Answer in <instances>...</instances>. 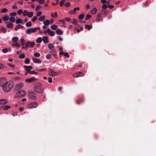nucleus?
Masks as SVG:
<instances>
[{"label":"nucleus","instance_id":"obj_1","mask_svg":"<svg viewBox=\"0 0 156 156\" xmlns=\"http://www.w3.org/2000/svg\"><path fill=\"white\" fill-rule=\"evenodd\" d=\"M13 85L14 83L12 82H7L3 85L2 89L5 92H7L11 90Z\"/></svg>","mask_w":156,"mask_h":156},{"label":"nucleus","instance_id":"obj_2","mask_svg":"<svg viewBox=\"0 0 156 156\" xmlns=\"http://www.w3.org/2000/svg\"><path fill=\"white\" fill-rule=\"evenodd\" d=\"M43 87L40 83H37L36 84L34 88V91L38 93H43Z\"/></svg>","mask_w":156,"mask_h":156},{"label":"nucleus","instance_id":"obj_3","mask_svg":"<svg viewBox=\"0 0 156 156\" xmlns=\"http://www.w3.org/2000/svg\"><path fill=\"white\" fill-rule=\"evenodd\" d=\"M26 94V92L23 90H20L16 93V96L19 98L23 97Z\"/></svg>","mask_w":156,"mask_h":156},{"label":"nucleus","instance_id":"obj_4","mask_svg":"<svg viewBox=\"0 0 156 156\" xmlns=\"http://www.w3.org/2000/svg\"><path fill=\"white\" fill-rule=\"evenodd\" d=\"M28 106L30 109L35 108L38 106V104L36 102L31 103L28 105Z\"/></svg>","mask_w":156,"mask_h":156},{"label":"nucleus","instance_id":"obj_5","mask_svg":"<svg viewBox=\"0 0 156 156\" xmlns=\"http://www.w3.org/2000/svg\"><path fill=\"white\" fill-rule=\"evenodd\" d=\"M35 44V43L34 42H31L30 41H28L25 45V48H27L30 47V48H33Z\"/></svg>","mask_w":156,"mask_h":156},{"label":"nucleus","instance_id":"obj_6","mask_svg":"<svg viewBox=\"0 0 156 156\" xmlns=\"http://www.w3.org/2000/svg\"><path fill=\"white\" fill-rule=\"evenodd\" d=\"M36 29L32 27L27 29L26 30V33L28 34H30L32 33H34L36 32Z\"/></svg>","mask_w":156,"mask_h":156},{"label":"nucleus","instance_id":"obj_7","mask_svg":"<svg viewBox=\"0 0 156 156\" xmlns=\"http://www.w3.org/2000/svg\"><path fill=\"white\" fill-rule=\"evenodd\" d=\"M60 71L58 72H55L52 69L49 70V74L51 76H55L60 74Z\"/></svg>","mask_w":156,"mask_h":156},{"label":"nucleus","instance_id":"obj_8","mask_svg":"<svg viewBox=\"0 0 156 156\" xmlns=\"http://www.w3.org/2000/svg\"><path fill=\"white\" fill-rule=\"evenodd\" d=\"M29 96L30 98L34 100H35L36 98V95L33 92H30L29 93Z\"/></svg>","mask_w":156,"mask_h":156},{"label":"nucleus","instance_id":"obj_9","mask_svg":"<svg viewBox=\"0 0 156 156\" xmlns=\"http://www.w3.org/2000/svg\"><path fill=\"white\" fill-rule=\"evenodd\" d=\"M23 67L25 68L26 71L29 73L30 72L31 69H33V67L31 66H24Z\"/></svg>","mask_w":156,"mask_h":156},{"label":"nucleus","instance_id":"obj_10","mask_svg":"<svg viewBox=\"0 0 156 156\" xmlns=\"http://www.w3.org/2000/svg\"><path fill=\"white\" fill-rule=\"evenodd\" d=\"M23 85L24 84L23 83H20L17 84L14 88L15 90H17L20 89L23 86Z\"/></svg>","mask_w":156,"mask_h":156},{"label":"nucleus","instance_id":"obj_11","mask_svg":"<svg viewBox=\"0 0 156 156\" xmlns=\"http://www.w3.org/2000/svg\"><path fill=\"white\" fill-rule=\"evenodd\" d=\"M48 47L49 49L51 50L53 52L55 53L56 52V50H55V47L52 44H49Z\"/></svg>","mask_w":156,"mask_h":156},{"label":"nucleus","instance_id":"obj_12","mask_svg":"<svg viewBox=\"0 0 156 156\" xmlns=\"http://www.w3.org/2000/svg\"><path fill=\"white\" fill-rule=\"evenodd\" d=\"M6 80L5 78H0V86L2 87V86L6 82Z\"/></svg>","mask_w":156,"mask_h":156},{"label":"nucleus","instance_id":"obj_13","mask_svg":"<svg viewBox=\"0 0 156 156\" xmlns=\"http://www.w3.org/2000/svg\"><path fill=\"white\" fill-rule=\"evenodd\" d=\"M37 80L34 77H32L30 78L27 79L25 81L28 83H30L35 81Z\"/></svg>","mask_w":156,"mask_h":156},{"label":"nucleus","instance_id":"obj_14","mask_svg":"<svg viewBox=\"0 0 156 156\" xmlns=\"http://www.w3.org/2000/svg\"><path fill=\"white\" fill-rule=\"evenodd\" d=\"M33 62L35 63H41V61L40 59H38L36 58H32Z\"/></svg>","mask_w":156,"mask_h":156},{"label":"nucleus","instance_id":"obj_15","mask_svg":"<svg viewBox=\"0 0 156 156\" xmlns=\"http://www.w3.org/2000/svg\"><path fill=\"white\" fill-rule=\"evenodd\" d=\"M7 24L6 25V27L8 28H12L13 27V24L9 22H7Z\"/></svg>","mask_w":156,"mask_h":156},{"label":"nucleus","instance_id":"obj_16","mask_svg":"<svg viewBox=\"0 0 156 156\" xmlns=\"http://www.w3.org/2000/svg\"><path fill=\"white\" fill-rule=\"evenodd\" d=\"M80 10V8L77 7L75 8L73 10L70 11V13L71 14H75L76 13V11L77 10Z\"/></svg>","mask_w":156,"mask_h":156},{"label":"nucleus","instance_id":"obj_17","mask_svg":"<svg viewBox=\"0 0 156 156\" xmlns=\"http://www.w3.org/2000/svg\"><path fill=\"white\" fill-rule=\"evenodd\" d=\"M42 40L43 41L44 43H47L48 42V37L47 36L44 37L43 38Z\"/></svg>","mask_w":156,"mask_h":156},{"label":"nucleus","instance_id":"obj_18","mask_svg":"<svg viewBox=\"0 0 156 156\" xmlns=\"http://www.w3.org/2000/svg\"><path fill=\"white\" fill-rule=\"evenodd\" d=\"M16 24L21 23L22 24H24L22 20L21 19H18L16 20Z\"/></svg>","mask_w":156,"mask_h":156},{"label":"nucleus","instance_id":"obj_19","mask_svg":"<svg viewBox=\"0 0 156 156\" xmlns=\"http://www.w3.org/2000/svg\"><path fill=\"white\" fill-rule=\"evenodd\" d=\"M7 103V101L5 99L0 100V104H5Z\"/></svg>","mask_w":156,"mask_h":156},{"label":"nucleus","instance_id":"obj_20","mask_svg":"<svg viewBox=\"0 0 156 156\" xmlns=\"http://www.w3.org/2000/svg\"><path fill=\"white\" fill-rule=\"evenodd\" d=\"M92 28V25H85V28L86 29H87L88 30H90Z\"/></svg>","mask_w":156,"mask_h":156},{"label":"nucleus","instance_id":"obj_21","mask_svg":"<svg viewBox=\"0 0 156 156\" xmlns=\"http://www.w3.org/2000/svg\"><path fill=\"white\" fill-rule=\"evenodd\" d=\"M11 108V106L8 105H3L2 106V108L5 110H7L8 108Z\"/></svg>","mask_w":156,"mask_h":156},{"label":"nucleus","instance_id":"obj_22","mask_svg":"<svg viewBox=\"0 0 156 156\" xmlns=\"http://www.w3.org/2000/svg\"><path fill=\"white\" fill-rule=\"evenodd\" d=\"M56 33L58 35H62L63 34V32L59 29L56 30Z\"/></svg>","mask_w":156,"mask_h":156},{"label":"nucleus","instance_id":"obj_23","mask_svg":"<svg viewBox=\"0 0 156 156\" xmlns=\"http://www.w3.org/2000/svg\"><path fill=\"white\" fill-rule=\"evenodd\" d=\"M97 11V9L96 8H94L91 11V14H95Z\"/></svg>","mask_w":156,"mask_h":156},{"label":"nucleus","instance_id":"obj_24","mask_svg":"<svg viewBox=\"0 0 156 156\" xmlns=\"http://www.w3.org/2000/svg\"><path fill=\"white\" fill-rule=\"evenodd\" d=\"M58 28V26L56 25L53 24L51 27V28L53 30H55Z\"/></svg>","mask_w":156,"mask_h":156},{"label":"nucleus","instance_id":"obj_25","mask_svg":"<svg viewBox=\"0 0 156 156\" xmlns=\"http://www.w3.org/2000/svg\"><path fill=\"white\" fill-rule=\"evenodd\" d=\"M2 19L4 21H6L9 20V17L8 16L5 15L3 17Z\"/></svg>","mask_w":156,"mask_h":156},{"label":"nucleus","instance_id":"obj_26","mask_svg":"<svg viewBox=\"0 0 156 156\" xmlns=\"http://www.w3.org/2000/svg\"><path fill=\"white\" fill-rule=\"evenodd\" d=\"M11 50V48H5L2 49V51L4 53H6L8 52V51H10Z\"/></svg>","mask_w":156,"mask_h":156},{"label":"nucleus","instance_id":"obj_27","mask_svg":"<svg viewBox=\"0 0 156 156\" xmlns=\"http://www.w3.org/2000/svg\"><path fill=\"white\" fill-rule=\"evenodd\" d=\"M51 16L53 18H56L57 17V12H55L54 13H51Z\"/></svg>","mask_w":156,"mask_h":156},{"label":"nucleus","instance_id":"obj_28","mask_svg":"<svg viewBox=\"0 0 156 156\" xmlns=\"http://www.w3.org/2000/svg\"><path fill=\"white\" fill-rule=\"evenodd\" d=\"M45 19V17L44 16H40L39 19V20L40 21H43Z\"/></svg>","mask_w":156,"mask_h":156},{"label":"nucleus","instance_id":"obj_29","mask_svg":"<svg viewBox=\"0 0 156 156\" xmlns=\"http://www.w3.org/2000/svg\"><path fill=\"white\" fill-rule=\"evenodd\" d=\"M43 23L46 25H48L50 24V21L48 20H46L43 22Z\"/></svg>","mask_w":156,"mask_h":156},{"label":"nucleus","instance_id":"obj_30","mask_svg":"<svg viewBox=\"0 0 156 156\" xmlns=\"http://www.w3.org/2000/svg\"><path fill=\"white\" fill-rule=\"evenodd\" d=\"M42 39L41 37H39L37 39L36 42L37 43H40L42 42Z\"/></svg>","mask_w":156,"mask_h":156},{"label":"nucleus","instance_id":"obj_31","mask_svg":"<svg viewBox=\"0 0 156 156\" xmlns=\"http://www.w3.org/2000/svg\"><path fill=\"white\" fill-rule=\"evenodd\" d=\"M34 15V13L33 12H28L27 16L29 18L32 17Z\"/></svg>","mask_w":156,"mask_h":156},{"label":"nucleus","instance_id":"obj_32","mask_svg":"<svg viewBox=\"0 0 156 156\" xmlns=\"http://www.w3.org/2000/svg\"><path fill=\"white\" fill-rule=\"evenodd\" d=\"M18 40V38L17 37H14L12 39V40L13 42H15L17 41Z\"/></svg>","mask_w":156,"mask_h":156},{"label":"nucleus","instance_id":"obj_33","mask_svg":"<svg viewBox=\"0 0 156 156\" xmlns=\"http://www.w3.org/2000/svg\"><path fill=\"white\" fill-rule=\"evenodd\" d=\"M24 63L25 64H29L30 63V59L28 58H26L25 59Z\"/></svg>","mask_w":156,"mask_h":156},{"label":"nucleus","instance_id":"obj_34","mask_svg":"<svg viewBox=\"0 0 156 156\" xmlns=\"http://www.w3.org/2000/svg\"><path fill=\"white\" fill-rule=\"evenodd\" d=\"M9 20L12 22H14L16 20L15 18L12 17L9 18Z\"/></svg>","mask_w":156,"mask_h":156},{"label":"nucleus","instance_id":"obj_35","mask_svg":"<svg viewBox=\"0 0 156 156\" xmlns=\"http://www.w3.org/2000/svg\"><path fill=\"white\" fill-rule=\"evenodd\" d=\"M8 11V10L7 9L5 8H4L1 10V12L2 13H6Z\"/></svg>","mask_w":156,"mask_h":156},{"label":"nucleus","instance_id":"obj_36","mask_svg":"<svg viewBox=\"0 0 156 156\" xmlns=\"http://www.w3.org/2000/svg\"><path fill=\"white\" fill-rule=\"evenodd\" d=\"M83 101V100L82 99H79L76 101L77 103L80 104L82 103Z\"/></svg>","mask_w":156,"mask_h":156},{"label":"nucleus","instance_id":"obj_37","mask_svg":"<svg viewBox=\"0 0 156 156\" xmlns=\"http://www.w3.org/2000/svg\"><path fill=\"white\" fill-rule=\"evenodd\" d=\"M16 15V12H13L10 13V16L12 17H14Z\"/></svg>","mask_w":156,"mask_h":156},{"label":"nucleus","instance_id":"obj_38","mask_svg":"<svg viewBox=\"0 0 156 156\" xmlns=\"http://www.w3.org/2000/svg\"><path fill=\"white\" fill-rule=\"evenodd\" d=\"M32 23L30 21L27 22L26 23V26L28 27H30L32 26Z\"/></svg>","mask_w":156,"mask_h":156},{"label":"nucleus","instance_id":"obj_39","mask_svg":"<svg viewBox=\"0 0 156 156\" xmlns=\"http://www.w3.org/2000/svg\"><path fill=\"white\" fill-rule=\"evenodd\" d=\"M91 17V16L90 15L87 14L86 16V18H85V20H87L89 19H90Z\"/></svg>","mask_w":156,"mask_h":156},{"label":"nucleus","instance_id":"obj_40","mask_svg":"<svg viewBox=\"0 0 156 156\" xmlns=\"http://www.w3.org/2000/svg\"><path fill=\"white\" fill-rule=\"evenodd\" d=\"M12 45L14 46H16L18 47H20V45L18 43H14L12 44Z\"/></svg>","mask_w":156,"mask_h":156},{"label":"nucleus","instance_id":"obj_41","mask_svg":"<svg viewBox=\"0 0 156 156\" xmlns=\"http://www.w3.org/2000/svg\"><path fill=\"white\" fill-rule=\"evenodd\" d=\"M28 12L27 10H25L24 11L23 14V16H27L28 13Z\"/></svg>","mask_w":156,"mask_h":156},{"label":"nucleus","instance_id":"obj_42","mask_svg":"<svg viewBox=\"0 0 156 156\" xmlns=\"http://www.w3.org/2000/svg\"><path fill=\"white\" fill-rule=\"evenodd\" d=\"M21 44L23 46H24L25 42L24 41V39H21Z\"/></svg>","mask_w":156,"mask_h":156},{"label":"nucleus","instance_id":"obj_43","mask_svg":"<svg viewBox=\"0 0 156 156\" xmlns=\"http://www.w3.org/2000/svg\"><path fill=\"white\" fill-rule=\"evenodd\" d=\"M25 55L24 54H22L19 56L20 58H23L25 57Z\"/></svg>","mask_w":156,"mask_h":156},{"label":"nucleus","instance_id":"obj_44","mask_svg":"<svg viewBox=\"0 0 156 156\" xmlns=\"http://www.w3.org/2000/svg\"><path fill=\"white\" fill-rule=\"evenodd\" d=\"M49 34L51 36H53L55 35V33L54 32L51 31L50 33H49Z\"/></svg>","mask_w":156,"mask_h":156},{"label":"nucleus","instance_id":"obj_45","mask_svg":"<svg viewBox=\"0 0 156 156\" xmlns=\"http://www.w3.org/2000/svg\"><path fill=\"white\" fill-rule=\"evenodd\" d=\"M38 18L36 16H34L33 18V19L31 20V21L34 22H35V21L36 20H37V19Z\"/></svg>","mask_w":156,"mask_h":156},{"label":"nucleus","instance_id":"obj_46","mask_svg":"<svg viewBox=\"0 0 156 156\" xmlns=\"http://www.w3.org/2000/svg\"><path fill=\"white\" fill-rule=\"evenodd\" d=\"M34 55L36 57H39L40 56V54L38 52H35L34 54Z\"/></svg>","mask_w":156,"mask_h":156},{"label":"nucleus","instance_id":"obj_47","mask_svg":"<svg viewBox=\"0 0 156 156\" xmlns=\"http://www.w3.org/2000/svg\"><path fill=\"white\" fill-rule=\"evenodd\" d=\"M1 30L2 32L4 33H5L6 32L7 29L3 27H2L1 28Z\"/></svg>","mask_w":156,"mask_h":156},{"label":"nucleus","instance_id":"obj_48","mask_svg":"<svg viewBox=\"0 0 156 156\" xmlns=\"http://www.w3.org/2000/svg\"><path fill=\"white\" fill-rule=\"evenodd\" d=\"M84 17V15L83 14H81L79 16V18L80 20L83 19Z\"/></svg>","mask_w":156,"mask_h":156},{"label":"nucleus","instance_id":"obj_49","mask_svg":"<svg viewBox=\"0 0 156 156\" xmlns=\"http://www.w3.org/2000/svg\"><path fill=\"white\" fill-rule=\"evenodd\" d=\"M65 0H62L60 2V6H62L64 4V2H65Z\"/></svg>","mask_w":156,"mask_h":156},{"label":"nucleus","instance_id":"obj_50","mask_svg":"<svg viewBox=\"0 0 156 156\" xmlns=\"http://www.w3.org/2000/svg\"><path fill=\"white\" fill-rule=\"evenodd\" d=\"M101 13L103 14H105L107 13V12L105 10L102 9L101 10Z\"/></svg>","mask_w":156,"mask_h":156},{"label":"nucleus","instance_id":"obj_51","mask_svg":"<svg viewBox=\"0 0 156 156\" xmlns=\"http://www.w3.org/2000/svg\"><path fill=\"white\" fill-rule=\"evenodd\" d=\"M46 58L48 59H50L51 58V56L50 54H48L46 55Z\"/></svg>","mask_w":156,"mask_h":156},{"label":"nucleus","instance_id":"obj_52","mask_svg":"<svg viewBox=\"0 0 156 156\" xmlns=\"http://www.w3.org/2000/svg\"><path fill=\"white\" fill-rule=\"evenodd\" d=\"M73 24L75 25L77 23V21L75 19H74L73 21L72 22Z\"/></svg>","mask_w":156,"mask_h":156},{"label":"nucleus","instance_id":"obj_53","mask_svg":"<svg viewBox=\"0 0 156 156\" xmlns=\"http://www.w3.org/2000/svg\"><path fill=\"white\" fill-rule=\"evenodd\" d=\"M42 13V12L39 11V12H38L36 13V15L37 16H39L41 15Z\"/></svg>","mask_w":156,"mask_h":156},{"label":"nucleus","instance_id":"obj_54","mask_svg":"<svg viewBox=\"0 0 156 156\" xmlns=\"http://www.w3.org/2000/svg\"><path fill=\"white\" fill-rule=\"evenodd\" d=\"M41 8V6L40 5H37L36 7V11H37L40 9Z\"/></svg>","mask_w":156,"mask_h":156},{"label":"nucleus","instance_id":"obj_55","mask_svg":"<svg viewBox=\"0 0 156 156\" xmlns=\"http://www.w3.org/2000/svg\"><path fill=\"white\" fill-rule=\"evenodd\" d=\"M77 73H78V75H79V76H84V74L82 72H79Z\"/></svg>","mask_w":156,"mask_h":156},{"label":"nucleus","instance_id":"obj_56","mask_svg":"<svg viewBox=\"0 0 156 156\" xmlns=\"http://www.w3.org/2000/svg\"><path fill=\"white\" fill-rule=\"evenodd\" d=\"M38 1L40 2V4H43L45 3V1L44 0H38Z\"/></svg>","mask_w":156,"mask_h":156},{"label":"nucleus","instance_id":"obj_57","mask_svg":"<svg viewBox=\"0 0 156 156\" xmlns=\"http://www.w3.org/2000/svg\"><path fill=\"white\" fill-rule=\"evenodd\" d=\"M30 74H37L38 73H37V72H36L35 71H30V72L29 73Z\"/></svg>","mask_w":156,"mask_h":156},{"label":"nucleus","instance_id":"obj_58","mask_svg":"<svg viewBox=\"0 0 156 156\" xmlns=\"http://www.w3.org/2000/svg\"><path fill=\"white\" fill-rule=\"evenodd\" d=\"M108 6L106 5H103L102 6V8L103 9H105L107 8Z\"/></svg>","mask_w":156,"mask_h":156},{"label":"nucleus","instance_id":"obj_59","mask_svg":"<svg viewBox=\"0 0 156 156\" xmlns=\"http://www.w3.org/2000/svg\"><path fill=\"white\" fill-rule=\"evenodd\" d=\"M23 12V11L22 9H20L18 10L17 11L18 14L19 15L21 14Z\"/></svg>","mask_w":156,"mask_h":156},{"label":"nucleus","instance_id":"obj_60","mask_svg":"<svg viewBox=\"0 0 156 156\" xmlns=\"http://www.w3.org/2000/svg\"><path fill=\"white\" fill-rule=\"evenodd\" d=\"M51 53H52V55L54 56V57H55V58H57V54H55V53L53 52V51H51Z\"/></svg>","mask_w":156,"mask_h":156},{"label":"nucleus","instance_id":"obj_61","mask_svg":"<svg viewBox=\"0 0 156 156\" xmlns=\"http://www.w3.org/2000/svg\"><path fill=\"white\" fill-rule=\"evenodd\" d=\"M70 5H71V4L69 2H67L65 4V5L67 7L70 6Z\"/></svg>","mask_w":156,"mask_h":156},{"label":"nucleus","instance_id":"obj_62","mask_svg":"<svg viewBox=\"0 0 156 156\" xmlns=\"http://www.w3.org/2000/svg\"><path fill=\"white\" fill-rule=\"evenodd\" d=\"M64 55L66 56L67 58H69V55L68 53L67 52L64 53Z\"/></svg>","mask_w":156,"mask_h":156},{"label":"nucleus","instance_id":"obj_63","mask_svg":"<svg viewBox=\"0 0 156 156\" xmlns=\"http://www.w3.org/2000/svg\"><path fill=\"white\" fill-rule=\"evenodd\" d=\"M48 82L49 83H51L52 82V78L51 77H49L48 78Z\"/></svg>","mask_w":156,"mask_h":156},{"label":"nucleus","instance_id":"obj_64","mask_svg":"<svg viewBox=\"0 0 156 156\" xmlns=\"http://www.w3.org/2000/svg\"><path fill=\"white\" fill-rule=\"evenodd\" d=\"M73 76L75 77H77L79 76L77 73L73 74Z\"/></svg>","mask_w":156,"mask_h":156}]
</instances>
